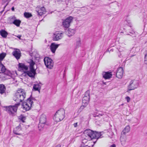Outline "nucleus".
I'll return each mask as SVG.
<instances>
[{"mask_svg": "<svg viewBox=\"0 0 147 147\" xmlns=\"http://www.w3.org/2000/svg\"><path fill=\"white\" fill-rule=\"evenodd\" d=\"M103 132L99 133L94 132L90 129H87L85 131V134L86 138L88 140H92L94 138L98 139L101 137L103 134Z\"/></svg>", "mask_w": 147, "mask_h": 147, "instance_id": "f257e3e1", "label": "nucleus"}, {"mask_svg": "<svg viewBox=\"0 0 147 147\" xmlns=\"http://www.w3.org/2000/svg\"><path fill=\"white\" fill-rule=\"evenodd\" d=\"M0 78L2 80L7 79V75L10 76L12 75L11 71L7 69L2 63H0Z\"/></svg>", "mask_w": 147, "mask_h": 147, "instance_id": "f03ea898", "label": "nucleus"}, {"mask_svg": "<svg viewBox=\"0 0 147 147\" xmlns=\"http://www.w3.org/2000/svg\"><path fill=\"white\" fill-rule=\"evenodd\" d=\"M23 90L20 89L18 90L15 94L13 97V100L18 103H20L25 98L26 94Z\"/></svg>", "mask_w": 147, "mask_h": 147, "instance_id": "7ed1b4c3", "label": "nucleus"}, {"mask_svg": "<svg viewBox=\"0 0 147 147\" xmlns=\"http://www.w3.org/2000/svg\"><path fill=\"white\" fill-rule=\"evenodd\" d=\"M65 116V110L63 109H61L57 111L53 117V119L57 122H59L64 118Z\"/></svg>", "mask_w": 147, "mask_h": 147, "instance_id": "20e7f679", "label": "nucleus"}, {"mask_svg": "<svg viewBox=\"0 0 147 147\" xmlns=\"http://www.w3.org/2000/svg\"><path fill=\"white\" fill-rule=\"evenodd\" d=\"M20 105L19 103L16 104L14 105H10L4 107L6 111L9 115H13L14 113L17 111L18 107Z\"/></svg>", "mask_w": 147, "mask_h": 147, "instance_id": "39448f33", "label": "nucleus"}, {"mask_svg": "<svg viewBox=\"0 0 147 147\" xmlns=\"http://www.w3.org/2000/svg\"><path fill=\"white\" fill-rule=\"evenodd\" d=\"M33 104L32 100L30 99H28L26 102L22 103V108L25 111L29 110Z\"/></svg>", "mask_w": 147, "mask_h": 147, "instance_id": "423d86ee", "label": "nucleus"}, {"mask_svg": "<svg viewBox=\"0 0 147 147\" xmlns=\"http://www.w3.org/2000/svg\"><path fill=\"white\" fill-rule=\"evenodd\" d=\"M47 118L46 115L44 114H42L40 116L39 123L38 125V127L40 130L42 128L46 125Z\"/></svg>", "mask_w": 147, "mask_h": 147, "instance_id": "0eeeda50", "label": "nucleus"}, {"mask_svg": "<svg viewBox=\"0 0 147 147\" xmlns=\"http://www.w3.org/2000/svg\"><path fill=\"white\" fill-rule=\"evenodd\" d=\"M44 61L45 64L47 67L51 69L53 66V60L50 58L46 57L44 58Z\"/></svg>", "mask_w": 147, "mask_h": 147, "instance_id": "6e6552de", "label": "nucleus"}, {"mask_svg": "<svg viewBox=\"0 0 147 147\" xmlns=\"http://www.w3.org/2000/svg\"><path fill=\"white\" fill-rule=\"evenodd\" d=\"M73 17L69 16L66 19L63 20L62 25L64 27L68 28L70 25L71 23L72 22Z\"/></svg>", "mask_w": 147, "mask_h": 147, "instance_id": "1a4fd4ad", "label": "nucleus"}, {"mask_svg": "<svg viewBox=\"0 0 147 147\" xmlns=\"http://www.w3.org/2000/svg\"><path fill=\"white\" fill-rule=\"evenodd\" d=\"M138 86V83L136 80H132L130 82L129 85L128 86L129 90H133L136 88Z\"/></svg>", "mask_w": 147, "mask_h": 147, "instance_id": "9d476101", "label": "nucleus"}, {"mask_svg": "<svg viewBox=\"0 0 147 147\" xmlns=\"http://www.w3.org/2000/svg\"><path fill=\"white\" fill-rule=\"evenodd\" d=\"M63 36L62 33L59 32H56L53 34V40L54 41H58L61 39Z\"/></svg>", "mask_w": 147, "mask_h": 147, "instance_id": "9b49d317", "label": "nucleus"}, {"mask_svg": "<svg viewBox=\"0 0 147 147\" xmlns=\"http://www.w3.org/2000/svg\"><path fill=\"white\" fill-rule=\"evenodd\" d=\"M25 73L26 74L29 76L33 78L34 77L36 73L35 69H30V71H24Z\"/></svg>", "mask_w": 147, "mask_h": 147, "instance_id": "f8f14e48", "label": "nucleus"}, {"mask_svg": "<svg viewBox=\"0 0 147 147\" xmlns=\"http://www.w3.org/2000/svg\"><path fill=\"white\" fill-rule=\"evenodd\" d=\"M123 74V69L121 67L118 68L117 70L116 76L119 78H121Z\"/></svg>", "mask_w": 147, "mask_h": 147, "instance_id": "ddd939ff", "label": "nucleus"}, {"mask_svg": "<svg viewBox=\"0 0 147 147\" xmlns=\"http://www.w3.org/2000/svg\"><path fill=\"white\" fill-rule=\"evenodd\" d=\"M13 55L17 60L19 59L21 56V53L19 50L14 51L12 53Z\"/></svg>", "mask_w": 147, "mask_h": 147, "instance_id": "4468645a", "label": "nucleus"}, {"mask_svg": "<svg viewBox=\"0 0 147 147\" xmlns=\"http://www.w3.org/2000/svg\"><path fill=\"white\" fill-rule=\"evenodd\" d=\"M59 45V44H56L55 43H51L50 46V48L51 52L53 53H55L56 50Z\"/></svg>", "mask_w": 147, "mask_h": 147, "instance_id": "2eb2a0df", "label": "nucleus"}, {"mask_svg": "<svg viewBox=\"0 0 147 147\" xmlns=\"http://www.w3.org/2000/svg\"><path fill=\"white\" fill-rule=\"evenodd\" d=\"M38 15L42 16L43 14H45L46 12L45 9L44 7H38V9L37 11Z\"/></svg>", "mask_w": 147, "mask_h": 147, "instance_id": "dca6fc26", "label": "nucleus"}, {"mask_svg": "<svg viewBox=\"0 0 147 147\" xmlns=\"http://www.w3.org/2000/svg\"><path fill=\"white\" fill-rule=\"evenodd\" d=\"M126 135L121 134L120 138V140L121 144L123 146H124L125 145L126 141Z\"/></svg>", "mask_w": 147, "mask_h": 147, "instance_id": "f3484780", "label": "nucleus"}, {"mask_svg": "<svg viewBox=\"0 0 147 147\" xmlns=\"http://www.w3.org/2000/svg\"><path fill=\"white\" fill-rule=\"evenodd\" d=\"M103 77L105 79H109L111 78L112 76V74L111 72H106L103 74Z\"/></svg>", "mask_w": 147, "mask_h": 147, "instance_id": "a211bd4d", "label": "nucleus"}, {"mask_svg": "<svg viewBox=\"0 0 147 147\" xmlns=\"http://www.w3.org/2000/svg\"><path fill=\"white\" fill-rule=\"evenodd\" d=\"M18 66L19 68L23 71L27 70L28 69V67L22 63H19Z\"/></svg>", "mask_w": 147, "mask_h": 147, "instance_id": "6ab92c4d", "label": "nucleus"}, {"mask_svg": "<svg viewBox=\"0 0 147 147\" xmlns=\"http://www.w3.org/2000/svg\"><path fill=\"white\" fill-rule=\"evenodd\" d=\"M21 126L20 125L14 129L13 132L16 135H20L21 134L19 133V132L21 130Z\"/></svg>", "mask_w": 147, "mask_h": 147, "instance_id": "aec40b11", "label": "nucleus"}, {"mask_svg": "<svg viewBox=\"0 0 147 147\" xmlns=\"http://www.w3.org/2000/svg\"><path fill=\"white\" fill-rule=\"evenodd\" d=\"M0 34L3 38H6L8 34V33L5 30L2 29L0 31Z\"/></svg>", "mask_w": 147, "mask_h": 147, "instance_id": "412c9836", "label": "nucleus"}, {"mask_svg": "<svg viewBox=\"0 0 147 147\" xmlns=\"http://www.w3.org/2000/svg\"><path fill=\"white\" fill-rule=\"evenodd\" d=\"M75 33L74 30L69 28L67 32V34L68 36H70L74 35Z\"/></svg>", "mask_w": 147, "mask_h": 147, "instance_id": "4be33fe9", "label": "nucleus"}, {"mask_svg": "<svg viewBox=\"0 0 147 147\" xmlns=\"http://www.w3.org/2000/svg\"><path fill=\"white\" fill-rule=\"evenodd\" d=\"M6 88L4 85L3 84H0V94H2L5 93Z\"/></svg>", "mask_w": 147, "mask_h": 147, "instance_id": "5701e85b", "label": "nucleus"}, {"mask_svg": "<svg viewBox=\"0 0 147 147\" xmlns=\"http://www.w3.org/2000/svg\"><path fill=\"white\" fill-rule=\"evenodd\" d=\"M130 129V127L129 126H126L122 131L121 134L126 135V134L129 131Z\"/></svg>", "mask_w": 147, "mask_h": 147, "instance_id": "b1692460", "label": "nucleus"}, {"mask_svg": "<svg viewBox=\"0 0 147 147\" xmlns=\"http://www.w3.org/2000/svg\"><path fill=\"white\" fill-rule=\"evenodd\" d=\"M40 86L39 84H35L34 85L33 89L35 91H38L40 92Z\"/></svg>", "mask_w": 147, "mask_h": 147, "instance_id": "393cba45", "label": "nucleus"}, {"mask_svg": "<svg viewBox=\"0 0 147 147\" xmlns=\"http://www.w3.org/2000/svg\"><path fill=\"white\" fill-rule=\"evenodd\" d=\"M90 99L84 97L82 99V104L86 105L89 102Z\"/></svg>", "mask_w": 147, "mask_h": 147, "instance_id": "a878e982", "label": "nucleus"}, {"mask_svg": "<svg viewBox=\"0 0 147 147\" xmlns=\"http://www.w3.org/2000/svg\"><path fill=\"white\" fill-rule=\"evenodd\" d=\"M21 23V21L19 20L15 19L13 22V23L18 27L19 26Z\"/></svg>", "mask_w": 147, "mask_h": 147, "instance_id": "bb28decb", "label": "nucleus"}, {"mask_svg": "<svg viewBox=\"0 0 147 147\" xmlns=\"http://www.w3.org/2000/svg\"><path fill=\"white\" fill-rule=\"evenodd\" d=\"M6 55V54L4 53H3L0 54V62L1 63V61L5 57Z\"/></svg>", "mask_w": 147, "mask_h": 147, "instance_id": "cd10ccee", "label": "nucleus"}, {"mask_svg": "<svg viewBox=\"0 0 147 147\" xmlns=\"http://www.w3.org/2000/svg\"><path fill=\"white\" fill-rule=\"evenodd\" d=\"M24 15V16L27 18H28L32 16V15L31 13L27 12H25Z\"/></svg>", "mask_w": 147, "mask_h": 147, "instance_id": "c85d7f7f", "label": "nucleus"}, {"mask_svg": "<svg viewBox=\"0 0 147 147\" xmlns=\"http://www.w3.org/2000/svg\"><path fill=\"white\" fill-rule=\"evenodd\" d=\"M83 138H84V139L82 140V142L83 143H85L87 142V141L88 140H88L86 138L87 137V136L86 137V136L85 135V131L84 132V134L83 135Z\"/></svg>", "mask_w": 147, "mask_h": 147, "instance_id": "c756f323", "label": "nucleus"}, {"mask_svg": "<svg viewBox=\"0 0 147 147\" xmlns=\"http://www.w3.org/2000/svg\"><path fill=\"white\" fill-rule=\"evenodd\" d=\"M81 45V43L80 39V38H78L76 42V48H77L80 47V46Z\"/></svg>", "mask_w": 147, "mask_h": 147, "instance_id": "7c9ffc66", "label": "nucleus"}, {"mask_svg": "<svg viewBox=\"0 0 147 147\" xmlns=\"http://www.w3.org/2000/svg\"><path fill=\"white\" fill-rule=\"evenodd\" d=\"M90 91L89 90H88L85 93L84 97H85L86 98H87L90 99Z\"/></svg>", "mask_w": 147, "mask_h": 147, "instance_id": "2f4dec72", "label": "nucleus"}, {"mask_svg": "<svg viewBox=\"0 0 147 147\" xmlns=\"http://www.w3.org/2000/svg\"><path fill=\"white\" fill-rule=\"evenodd\" d=\"M35 64V63L33 61H31L30 63V69H35L34 68V65Z\"/></svg>", "mask_w": 147, "mask_h": 147, "instance_id": "473e14b6", "label": "nucleus"}, {"mask_svg": "<svg viewBox=\"0 0 147 147\" xmlns=\"http://www.w3.org/2000/svg\"><path fill=\"white\" fill-rule=\"evenodd\" d=\"M19 119L24 122V121L26 119V117L23 115H21L19 117Z\"/></svg>", "mask_w": 147, "mask_h": 147, "instance_id": "72a5a7b5", "label": "nucleus"}, {"mask_svg": "<svg viewBox=\"0 0 147 147\" xmlns=\"http://www.w3.org/2000/svg\"><path fill=\"white\" fill-rule=\"evenodd\" d=\"M11 0H2V4H3L7 3L6 5L5 6V7L7 5Z\"/></svg>", "mask_w": 147, "mask_h": 147, "instance_id": "f704fd0d", "label": "nucleus"}, {"mask_svg": "<svg viewBox=\"0 0 147 147\" xmlns=\"http://www.w3.org/2000/svg\"><path fill=\"white\" fill-rule=\"evenodd\" d=\"M125 99L127 100V102H129L130 100V98L129 96H126L125 97Z\"/></svg>", "mask_w": 147, "mask_h": 147, "instance_id": "c9c22d12", "label": "nucleus"}, {"mask_svg": "<svg viewBox=\"0 0 147 147\" xmlns=\"http://www.w3.org/2000/svg\"><path fill=\"white\" fill-rule=\"evenodd\" d=\"M73 125L75 127H76L78 126V123L76 122Z\"/></svg>", "mask_w": 147, "mask_h": 147, "instance_id": "e433bc0d", "label": "nucleus"}, {"mask_svg": "<svg viewBox=\"0 0 147 147\" xmlns=\"http://www.w3.org/2000/svg\"><path fill=\"white\" fill-rule=\"evenodd\" d=\"M114 5H118V3L117 2H115L112 3Z\"/></svg>", "mask_w": 147, "mask_h": 147, "instance_id": "4c0bfd02", "label": "nucleus"}, {"mask_svg": "<svg viewBox=\"0 0 147 147\" xmlns=\"http://www.w3.org/2000/svg\"><path fill=\"white\" fill-rule=\"evenodd\" d=\"M104 115V114H99L97 116H98V117H100V116H102Z\"/></svg>", "mask_w": 147, "mask_h": 147, "instance_id": "58836bf2", "label": "nucleus"}, {"mask_svg": "<svg viewBox=\"0 0 147 147\" xmlns=\"http://www.w3.org/2000/svg\"><path fill=\"white\" fill-rule=\"evenodd\" d=\"M22 36L21 35H18V36H17V37L20 40H21V37Z\"/></svg>", "mask_w": 147, "mask_h": 147, "instance_id": "ea45409f", "label": "nucleus"}, {"mask_svg": "<svg viewBox=\"0 0 147 147\" xmlns=\"http://www.w3.org/2000/svg\"><path fill=\"white\" fill-rule=\"evenodd\" d=\"M28 99H30L32 100V101L33 102V100H35V99L34 98H29Z\"/></svg>", "mask_w": 147, "mask_h": 147, "instance_id": "a19ab883", "label": "nucleus"}, {"mask_svg": "<svg viewBox=\"0 0 147 147\" xmlns=\"http://www.w3.org/2000/svg\"><path fill=\"white\" fill-rule=\"evenodd\" d=\"M110 147H116V145L115 144H113L111 145Z\"/></svg>", "mask_w": 147, "mask_h": 147, "instance_id": "79ce46f5", "label": "nucleus"}, {"mask_svg": "<svg viewBox=\"0 0 147 147\" xmlns=\"http://www.w3.org/2000/svg\"><path fill=\"white\" fill-rule=\"evenodd\" d=\"M130 33H131L133 34V36H132L133 37H136V36L135 35V34H133V33H131V32H130Z\"/></svg>", "mask_w": 147, "mask_h": 147, "instance_id": "37998d69", "label": "nucleus"}, {"mask_svg": "<svg viewBox=\"0 0 147 147\" xmlns=\"http://www.w3.org/2000/svg\"><path fill=\"white\" fill-rule=\"evenodd\" d=\"M147 54H146L145 55V57H144V59H147Z\"/></svg>", "mask_w": 147, "mask_h": 147, "instance_id": "c03bdc74", "label": "nucleus"}, {"mask_svg": "<svg viewBox=\"0 0 147 147\" xmlns=\"http://www.w3.org/2000/svg\"><path fill=\"white\" fill-rule=\"evenodd\" d=\"M11 10L13 11H14V7H12V8H11Z\"/></svg>", "mask_w": 147, "mask_h": 147, "instance_id": "a18cd8bd", "label": "nucleus"}, {"mask_svg": "<svg viewBox=\"0 0 147 147\" xmlns=\"http://www.w3.org/2000/svg\"><path fill=\"white\" fill-rule=\"evenodd\" d=\"M55 147H61V146L60 145H57Z\"/></svg>", "mask_w": 147, "mask_h": 147, "instance_id": "49530a36", "label": "nucleus"}, {"mask_svg": "<svg viewBox=\"0 0 147 147\" xmlns=\"http://www.w3.org/2000/svg\"><path fill=\"white\" fill-rule=\"evenodd\" d=\"M80 147H90L88 146H81Z\"/></svg>", "mask_w": 147, "mask_h": 147, "instance_id": "de8ad7c7", "label": "nucleus"}, {"mask_svg": "<svg viewBox=\"0 0 147 147\" xmlns=\"http://www.w3.org/2000/svg\"><path fill=\"white\" fill-rule=\"evenodd\" d=\"M15 18H16L14 16H13L11 18L12 19H15Z\"/></svg>", "mask_w": 147, "mask_h": 147, "instance_id": "09e8293b", "label": "nucleus"}, {"mask_svg": "<svg viewBox=\"0 0 147 147\" xmlns=\"http://www.w3.org/2000/svg\"><path fill=\"white\" fill-rule=\"evenodd\" d=\"M80 108H81L83 109V108H84V106H81Z\"/></svg>", "mask_w": 147, "mask_h": 147, "instance_id": "8fccbe9b", "label": "nucleus"}, {"mask_svg": "<svg viewBox=\"0 0 147 147\" xmlns=\"http://www.w3.org/2000/svg\"><path fill=\"white\" fill-rule=\"evenodd\" d=\"M123 105V104H121L122 105Z\"/></svg>", "mask_w": 147, "mask_h": 147, "instance_id": "3c124183", "label": "nucleus"}, {"mask_svg": "<svg viewBox=\"0 0 147 147\" xmlns=\"http://www.w3.org/2000/svg\"><path fill=\"white\" fill-rule=\"evenodd\" d=\"M127 35H129V34H127Z\"/></svg>", "mask_w": 147, "mask_h": 147, "instance_id": "603ef678", "label": "nucleus"}]
</instances>
